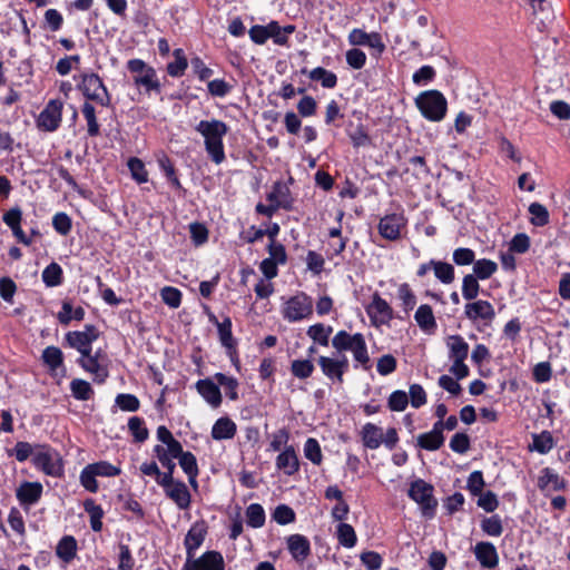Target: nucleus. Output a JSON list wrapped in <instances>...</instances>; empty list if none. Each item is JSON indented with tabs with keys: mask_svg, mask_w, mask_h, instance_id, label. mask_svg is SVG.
Wrapping results in <instances>:
<instances>
[{
	"mask_svg": "<svg viewBox=\"0 0 570 570\" xmlns=\"http://www.w3.org/2000/svg\"><path fill=\"white\" fill-rule=\"evenodd\" d=\"M554 446V439L549 431H542L539 434H533L532 444L529 446L530 451H535L540 454L549 453Z\"/></svg>",
	"mask_w": 570,
	"mask_h": 570,
	"instance_id": "nucleus-34",
	"label": "nucleus"
},
{
	"mask_svg": "<svg viewBox=\"0 0 570 570\" xmlns=\"http://www.w3.org/2000/svg\"><path fill=\"white\" fill-rule=\"evenodd\" d=\"M165 493L180 510L189 508L190 493L184 482L177 481L174 485L166 489Z\"/></svg>",
	"mask_w": 570,
	"mask_h": 570,
	"instance_id": "nucleus-25",
	"label": "nucleus"
},
{
	"mask_svg": "<svg viewBox=\"0 0 570 570\" xmlns=\"http://www.w3.org/2000/svg\"><path fill=\"white\" fill-rule=\"evenodd\" d=\"M476 278V276H473L472 274H466L463 276L462 279V296L465 301L470 302L475 299L479 296L480 293V284Z\"/></svg>",
	"mask_w": 570,
	"mask_h": 570,
	"instance_id": "nucleus-48",
	"label": "nucleus"
},
{
	"mask_svg": "<svg viewBox=\"0 0 570 570\" xmlns=\"http://www.w3.org/2000/svg\"><path fill=\"white\" fill-rule=\"evenodd\" d=\"M128 430L132 435L134 441L138 443L145 442L149 436L145 421L139 416H132L128 420Z\"/></svg>",
	"mask_w": 570,
	"mask_h": 570,
	"instance_id": "nucleus-47",
	"label": "nucleus"
},
{
	"mask_svg": "<svg viewBox=\"0 0 570 570\" xmlns=\"http://www.w3.org/2000/svg\"><path fill=\"white\" fill-rule=\"evenodd\" d=\"M449 446L453 452L464 454L469 451L471 441L466 433L458 432L451 438Z\"/></svg>",
	"mask_w": 570,
	"mask_h": 570,
	"instance_id": "nucleus-61",
	"label": "nucleus"
},
{
	"mask_svg": "<svg viewBox=\"0 0 570 570\" xmlns=\"http://www.w3.org/2000/svg\"><path fill=\"white\" fill-rule=\"evenodd\" d=\"M464 316L476 325V328L481 331L480 324L489 326L495 318V311L493 305L485 299H473L465 304Z\"/></svg>",
	"mask_w": 570,
	"mask_h": 570,
	"instance_id": "nucleus-8",
	"label": "nucleus"
},
{
	"mask_svg": "<svg viewBox=\"0 0 570 570\" xmlns=\"http://www.w3.org/2000/svg\"><path fill=\"white\" fill-rule=\"evenodd\" d=\"M433 493V485L422 479L412 481L407 491L409 498L420 505L422 515L426 519H433L436 513L438 500Z\"/></svg>",
	"mask_w": 570,
	"mask_h": 570,
	"instance_id": "nucleus-4",
	"label": "nucleus"
},
{
	"mask_svg": "<svg viewBox=\"0 0 570 570\" xmlns=\"http://www.w3.org/2000/svg\"><path fill=\"white\" fill-rule=\"evenodd\" d=\"M179 465L188 476L191 485H197L198 465L196 456L191 452H184L178 459Z\"/></svg>",
	"mask_w": 570,
	"mask_h": 570,
	"instance_id": "nucleus-33",
	"label": "nucleus"
},
{
	"mask_svg": "<svg viewBox=\"0 0 570 570\" xmlns=\"http://www.w3.org/2000/svg\"><path fill=\"white\" fill-rule=\"evenodd\" d=\"M480 527L484 534L494 538L500 537L504 531L503 522L499 514L484 517L480 522Z\"/></svg>",
	"mask_w": 570,
	"mask_h": 570,
	"instance_id": "nucleus-39",
	"label": "nucleus"
},
{
	"mask_svg": "<svg viewBox=\"0 0 570 570\" xmlns=\"http://www.w3.org/2000/svg\"><path fill=\"white\" fill-rule=\"evenodd\" d=\"M62 101L58 99L50 100L37 119V126L45 131H55L61 122Z\"/></svg>",
	"mask_w": 570,
	"mask_h": 570,
	"instance_id": "nucleus-13",
	"label": "nucleus"
},
{
	"mask_svg": "<svg viewBox=\"0 0 570 570\" xmlns=\"http://www.w3.org/2000/svg\"><path fill=\"white\" fill-rule=\"evenodd\" d=\"M32 464L46 475L60 476L63 473V464L60 453L49 444H36Z\"/></svg>",
	"mask_w": 570,
	"mask_h": 570,
	"instance_id": "nucleus-5",
	"label": "nucleus"
},
{
	"mask_svg": "<svg viewBox=\"0 0 570 570\" xmlns=\"http://www.w3.org/2000/svg\"><path fill=\"white\" fill-rule=\"evenodd\" d=\"M445 436L444 435H438L432 432H425L421 433L416 438V444L420 449L425 451H438L441 449L444 444Z\"/></svg>",
	"mask_w": 570,
	"mask_h": 570,
	"instance_id": "nucleus-38",
	"label": "nucleus"
},
{
	"mask_svg": "<svg viewBox=\"0 0 570 570\" xmlns=\"http://www.w3.org/2000/svg\"><path fill=\"white\" fill-rule=\"evenodd\" d=\"M62 274L61 266L58 263L52 262L42 271V282L47 287L59 286L63 279Z\"/></svg>",
	"mask_w": 570,
	"mask_h": 570,
	"instance_id": "nucleus-43",
	"label": "nucleus"
},
{
	"mask_svg": "<svg viewBox=\"0 0 570 570\" xmlns=\"http://www.w3.org/2000/svg\"><path fill=\"white\" fill-rule=\"evenodd\" d=\"M498 271V264L489 258L475 259L473 263V276L478 279L485 281L492 277Z\"/></svg>",
	"mask_w": 570,
	"mask_h": 570,
	"instance_id": "nucleus-36",
	"label": "nucleus"
},
{
	"mask_svg": "<svg viewBox=\"0 0 570 570\" xmlns=\"http://www.w3.org/2000/svg\"><path fill=\"white\" fill-rule=\"evenodd\" d=\"M415 106L426 120L433 122L443 120L448 112V100L445 96L436 89H430L419 94L415 98Z\"/></svg>",
	"mask_w": 570,
	"mask_h": 570,
	"instance_id": "nucleus-3",
	"label": "nucleus"
},
{
	"mask_svg": "<svg viewBox=\"0 0 570 570\" xmlns=\"http://www.w3.org/2000/svg\"><path fill=\"white\" fill-rule=\"evenodd\" d=\"M304 455L313 464L320 465L323 461V454L318 441L314 438H308L304 444Z\"/></svg>",
	"mask_w": 570,
	"mask_h": 570,
	"instance_id": "nucleus-55",
	"label": "nucleus"
},
{
	"mask_svg": "<svg viewBox=\"0 0 570 570\" xmlns=\"http://www.w3.org/2000/svg\"><path fill=\"white\" fill-rule=\"evenodd\" d=\"M366 314L374 326L389 325L395 318V314L386 299L375 292L371 303L365 307Z\"/></svg>",
	"mask_w": 570,
	"mask_h": 570,
	"instance_id": "nucleus-11",
	"label": "nucleus"
},
{
	"mask_svg": "<svg viewBox=\"0 0 570 570\" xmlns=\"http://www.w3.org/2000/svg\"><path fill=\"white\" fill-rule=\"evenodd\" d=\"M360 435L365 449L376 450L382 444V428L374 423H365L360 432Z\"/></svg>",
	"mask_w": 570,
	"mask_h": 570,
	"instance_id": "nucleus-23",
	"label": "nucleus"
},
{
	"mask_svg": "<svg viewBox=\"0 0 570 570\" xmlns=\"http://www.w3.org/2000/svg\"><path fill=\"white\" fill-rule=\"evenodd\" d=\"M206 533V528L202 523H195L188 530L184 541L188 561L194 558L196 550L203 544Z\"/></svg>",
	"mask_w": 570,
	"mask_h": 570,
	"instance_id": "nucleus-20",
	"label": "nucleus"
},
{
	"mask_svg": "<svg viewBox=\"0 0 570 570\" xmlns=\"http://www.w3.org/2000/svg\"><path fill=\"white\" fill-rule=\"evenodd\" d=\"M52 226L61 236H66L72 228L71 218L63 212H59L52 217Z\"/></svg>",
	"mask_w": 570,
	"mask_h": 570,
	"instance_id": "nucleus-64",
	"label": "nucleus"
},
{
	"mask_svg": "<svg viewBox=\"0 0 570 570\" xmlns=\"http://www.w3.org/2000/svg\"><path fill=\"white\" fill-rule=\"evenodd\" d=\"M313 313V301L304 293L297 294L287 299V320L301 321Z\"/></svg>",
	"mask_w": 570,
	"mask_h": 570,
	"instance_id": "nucleus-14",
	"label": "nucleus"
},
{
	"mask_svg": "<svg viewBox=\"0 0 570 570\" xmlns=\"http://www.w3.org/2000/svg\"><path fill=\"white\" fill-rule=\"evenodd\" d=\"M195 130L204 138L205 150L210 160L220 165L226 159L224 137L228 126L219 119L200 120Z\"/></svg>",
	"mask_w": 570,
	"mask_h": 570,
	"instance_id": "nucleus-1",
	"label": "nucleus"
},
{
	"mask_svg": "<svg viewBox=\"0 0 570 570\" xmlns=\"http://www.w3.org/2000/svg\"><path fill=\"white\" fill-rule=\"evenodd\" d=\"M200 396L214 409L222 404V393L218 383L210 379L198 380L195 385Z\"/></svg>",
	"mask_w": 570,
	"mask_h": 570,
	"instance_id": "nucleus-19",
	"label": "nucleus"
},
{
	"mask_svg": "<svg viewBox=\"0 0 570 570\" xmlns=\"http://www.w3.org/2000/svg\"><path fill=\"white\" fill-rule=\"evenodd\" d=\"M332 346L338 353L352 352L355 362L360 363L364 370L371 368V358L362 333L350 334L344 330L338 331L332 338Z\"/></svg>",
	"mask_w": 570,
	"mask_h": 570,
	"instance_id": "nucleus-2",
	"label": "nucleus"
},
{
	"mask_svg": "<svg viewBox=\"0 0 570 570\" xmlns=\"http://www.w3.org/2000/svg\"><path fill=\"white\" fill-rule=\"evenodd\" d=\"M271 257L261 263V271L267 279L277 275V264L285 263V247L283 245H268Z\"/></svg>",
	"mask_w": 570,
	"mask_h": 570,
	"instance_id": "nucleus-18",
	"label": "nucleus"
},
{
	"mask_svg": "<svg viewBox=\"0 0 570 570\" xmlns=\"http://www.w3.org/2000/svg\"><path fill=\"white\" fill-rule=\"evenodd\" d=\"M528 210L532 216L530 218V223L533 226L542 227L549 223L550 215L544 205L540 203H531Z\"/></svg>",
	"mask_w": 570,
	"mask_h": 570,
	"instance_id": "nucleus-50",
	"label": "nucleus"
},
{
	"mask_svg": "<svg viewBox=\"0 0 570 570\" xmlns=\"http://www.w3.org/2000/svg\"><path fill=\"white\" fill-rule=\"evenodd\" d=\"M287 550L297 562H303L311 553V543L305 535L287 537Z\"/></svg>",
	"mask_w": 570,
	"mask_h": 570,
	"instance_id": "nucleus-21",
	"label": "nucleus"
},
{
	"mask_svg": "<svg viewBox=\"0 0 570 570\" xmlns=\"http://www.w3.org/2000/svg\"><path fill=\"white\" fill-rule=\"evenodd\" d=\"M127 165L130 170L131 177L138 184L148 181V173H147L145 164L141 159H139L137 157H131V158H129Z\"/></svg>",
	"mask_w": 570,
	"mask_h": 570,
	"instance_id": "nucleus-56",
	"label": "nucleus"
},
{
	"mask_svg": "<svg viewBox=\"0 0 570 570\" xmlns=\"http://www.w3.org/2000/svg\"><path fill=\"white\" fill-rule=\"evenodd\" d=\"M127 69L135 75L134 82L136 86L144 87L148 92H160V82L156 70L144 60L138 58L128 60Z\"/></svg>",
	"mask_w": 570,
	"mask_h": 570,
	"instance_id": "nucleus-7",
	"label": "nucleus"
},
{
	"mask_svg": "<svg viewBox=\"0 0 570 570\" xmlns=\"http://www.w3.org/2000/svg\"><path fill=\"white\" fill-rule=\"evenodd\" d=\"M297 114L303 118L312 117L316 114L317 101L314 97L304 95L296 106Z\"/></svg>",
	"mask_w": 570,
	"mask_h": 570,
	"instance_id": "nucleus-60",
	"label": "nucleus"
},
{
	"mask_svg": "<svg viewBox=\"0 0 570 570\" xmlns=\"http://www.w3.org/2000/svg\"><path fill=\"white\" fill-rule=\"evenodd\" d=\"M332 326H325L323 323H316L308 327L307 335L317 344L327 346L330 343V335L332 334Z\"/></svg>",
	"mask_w": 570,
	"mask_h": 570,
	"instance_id": "nucleus-45",
	"label": "nucleus"
},
{
	"mask_svg": "<svg viewBox=\"0 0 570 570\" xmlns=\"http://www.w3.org/2000/svg\"><path fill=\"white\" fill-rule=\"evenodd\" d=\"M435 277L443 284H451L455 278V271L452 264L431 259Z\"/></svg>",
	"mask_w": 570,
	"mask_h": 570,
	"instance_id": "nucleus-42",
	"label": "nucleus"
},
{
	"mask_svg": "<svg viewBox=\"0 0 570 570\" xmlns=\"http://www.w3.org/2000/svg\"><path fill=\"white\" fill-rule=\"evenodd\" d=\"M449 358L452 361L466 360L469 355V344L459 335H451L448 338Z\"/></svg>",
	"mask_w": 570,
	"mask_h": 570,
	"instance_id": "nucleus-30",
	"label": "nucleus"
},
{
	"mask_svg": "<svg viewBox=\"0 0 570 570\" xmlns=\"http://www.w3.org/2000/svg\"><path fill=\"white\" fill-rule=\"evenodd\" d=\"M217 332L222 346L227 350L228 355L233 358L236 355V341L232 333V320L225 316L222 324L217 326Z\"/></svg>",
	"mask_w": 570,
	"mask_h": 570,
	"instance_id": "nucleus-27",
	"label": "nucleus"
},
{
	"mask_svg": "<svg viewBox=\"0 0 570 570\" xmlns=\"http://www.w3.org/2000/svg\"><path fill=\"white\" fill-rule=\"evenodd\" d=\"M407 218L403 213H392L383 216L377 225L379 234L386 240L395 242L406 230Z\"/></svg>",
	"mask_w": 570,
	"mask_h": 570,
	"instance_id": "nucleus-10",
	"label": "nucleus"
},
{
	"mask_svg": "<svg viewBox=\"0 0 570 570\" xmlns=\"http://www.w3.org/2000/svg\"><path fill=\"white\" fill-rule=\"evenodd\" d=\"M81 112L87 122L88 136L97 137L100 134V126L96 117L95 107L89 101H86L81 107Z\"/></svg>",
	"mask_w": 570,
	"mask_h": 570,
	"instance_id": "nucleus-44",
	"label": "nucleus"
},
{
	"mask_svg": "<svg viewBox=\"0 0 570 570\" xmlns=\"http://www.w3.org/2000/svg\"><path fill=\"white\" fill-rule=\"evenodd\" d=\"M158 166L164 173L167 181L177 190L183 189L180 180L177 176L176 169L169 157L165 154H163L157 159Z\"/></svg>",
	"mask_w": 570,
	"mask_h": 570,
	"instance_id": "nucleus-37",
	"label": "nucleus"
},
{
	"mask_svg": "<svg viewBox=\"0 0 570 570\" xmlns=\"http://www.w3.org/2000/svg\"><path fill=\"white\" fill-rule=\"evenodd\" d=\"M99 333L94 325H86L83 331H71L65 336V341L71 348L77 350L81 356H89L92 351V343L98 338Z\"/></svg>",
	"mask_w": 570,
	"mask_h": 570,
	"instance_id": "nucleus-9",
	"label": "nucleus"
},
{
	"mask_svg": "<svg viewBox=\"0 0 570 570\" xmlns=\"http://www.w3.org/2000/svg\"><path fill=\"white\" fill-rule=\"evenodd\" d=\"M41 361L51 374L57 373L59 368H61L63 373L66 372L63 366V353L57 346H47L42 351Z\"/></svg>",
	"mask_w": 570,
	"mask_h": 570,
	"instance_id": "nucleus-24",
	"label": "nucleus"
},
{
	"mask_svg": "<svg viewBox=\"0 0 570 570\" xmlns=\"http://www.w3.org/2000/svg\"><path fill=\"white\" fill-rule=\"evenodd\" d=\"M214 377L218 383V386H222L225 390L229 400L236 401L238 399V381L235 377L228 376L224 373H216Z\"/></svg>",
	"mask_w": 570,
	"mask_h": 570,
	"instance_id": "nucleus-49",
	"label": "nucleus"
},
{
	"mask_svg": "<svg viewBox=\"0 0 570 570\" xmlns=\"http://www.w3.org/2000/svg\"><path fill=\"white\" fill-rule=\"evenodd\" d=\"M549 484H552L554 491H563L567 488V481L556 473L550 468L541 470V474L538 478L537 485L541 491H544Z\"/></svg>",
	"mask_w": 570,
	"mask_h": 570,
	"instance_id": "nucleus-26",
	"label": "nucleus"
},
{
	"mask_svg": "<svg viewBox=\"0 0 570 570\" xmlns=\"http://www.w3.org/2000/svg\"><path fill=\"white\" fill-rule=\"evenodd\" d=\"M476 561L483 569H494L499 566L500 557L495 546L490 541H479L472 548Z\"/></svg>",
	"mask_w": 570,
	"mask_h": 570,
	"instance_id": "nucleus-15",
	"label": "nucleus"
},
{
	"mask_svg": "<svg viewBox=\"0 0 570 570\" xmlns=\"http://www.w3.org/2000/svg\"><path fill=\"white\" fill-rule=\"evenodd\" d=\"M83 510L89 515L91 530L100 532L102 530V518L105 515V511L101 505L97 504L94 499L89 498L83 501Z\"/></svg>",
	"mask_w": 570,
	"mask_h": 570,
	"instance_id": "nucleus-31",
	"label": "nucleus"
},
{
	"mask_svg": "<svg viewBox=\"0 0 570 570\" xmlns=\"http://www.w3.org/2000/svg\"><path fill=\"white\" fill-rule=\"evenodd\" d=\"M336 537L341 546L351 549L355 547L357 537L354 528L345 522H340L336 527Z\"/></svg>",
	"mask_w": 570,
	"mask_h": 570,
	"instance_id": "nucleus-40",
	"label": "nucleus"
},
{
	"mask_svg": "<svg viewBox=\"0 0 570 570\" xmlns=\"http://www.w3.org/2000/svg\"><path fill=\"white\" fill-rule=\"evenodd\" d=\"M397 298L401 302L403 312L409 317L410 312L416 305V296L409 283H402L397 286Z\"/></svg>",
	"mask_w": 570,
	"mask_h": 570,
	"instance_id": "nucleus-35",
	"label": "nucleus"
},
{
	"mask_svg": "<svg viewBox=\"0 0 570 570\" xmlns=\"http://www.w3.org/2000/svg\"><path fill=\"white\" fill-rule=\"evenodd\" d=\"M36 453V444H30L29 442L19 441L16 443L14 448L8 452L10 456H14L17 461L24 462L30 456L35 458Z\"/></svg>",
	"mask_w": 570,
	"mask_h": 570,
	"instance_id": "nucleus-53",
	"label": "nucleus"
},
{
	"mask_svg": "<svg viewBox=\"0 0 570 570\" xmlns=\"http://www.w3.org/2000/svg\"><path fill=\"white\" fill-rule=\"evenodd\" d=\"M115 406L124 412H136L140 407V401L134 394L119 393L115 399Z\"/></svg>",
	"mask_w": 570,
	"mask_h": 570,
	"instance_id": "nucleus-51",
	"label": "nucleus"
},
{
	"mask_svg": "<svg viewBox=\"0 0 570 570\" xmlns=\"http://www.w3.org/2000/svg\"><path fill=\"white\" fill-rule=\"evenodd\" d=\"M346 134L350 137L353 147L356 149L372 144V139L363 124H357L354 127L353 121H350L346 127Z\"/></svg>",
	"mask_w": 570,
	"mask_h": 570,
	"instance_id": "nucleus-28",
	"label": "nucleus"
},
{
	"mask_svg": "<svg viewBox=\"0 0 570 570\" xmlns=\"http://www.w3.org/2000/svg\"><path fill=\"white\" fill-rule=\"evenodd\" d=\"M478 497L476 505L484 510L487 513H492L499 508L500 502L493 491H482Z\"/></svg>",
	"mask_w": 570,
	"mask_h": 570,
	"instance_id": "nucleus-57",
	"label": "nucleus"
},
{
	"mask_svg": "<svg viewBox=\"0 0 570 570\" xmlns=\"http://www.w3.org/2000/svg\"><path fill=\"white\" fill-rule=\"evenodd\" d=\"M236 434V424L229 417H219L212 428L214 440H229Z\"/></svg>",
	"mask_w": 570,
	"mask_h": 570,
	"instance_id": "nucleus-29",
	"label": "nucleus"
},
{
	"mask_svg": "<svg viewBox=\"0 0 570 570\" xmlns=\"http://www.w3.org/2000/svg\"><path fill=\"white\" fill-rule=\"evenodd\" d=\"M183 570H224V559L217 551H207L200 558L188 561Z\"/></svg>",
	"mask_w": 570,
	"mask_h": 570,
	"instance_id": "nucleus-17",
	"label": "nucleus"
},
{
	"mask_svg": "<svg viewBox=\"0 0 570 570\" xmlns=\"http://www.w3.org/2000/svg\"><path fill=\"white\" fill-rule=\"evenodd\" d=\"M43 487L40 482H22L16 490V497L26 511L35 505L41 498Z\"/></svg>",
	"mask_w": 570,
	"mask_h": 570,
	"instance_id": "nucleus-16",
	"label": "nucleus"
},
{
	"mask_svg": "<svg viewBox=\"0 0 570 570\" xmlns=\"http://www.w3.org/2000/svg\"><path fill=\"white\" fill-rule=\"evenodd\" d=\"M409 405V395L402 390L393 391L387 399V407L393 412H402Z\"/></svg>",
	"mask_w": 570,
	"mask_h": 570,
	"instance_id": "nucleus-59",
	"label": "nucleus"
},
{
	"mask_svg": "<svg viewBox=\"0 0 570 570\" xmlns=\"http://www.w3.org/2000/svg\"><path fill=\"white\" fill-rule=\"evenodd\" d=\"M246 522L252 528H261L265 522V512L261 504L252 503L246 509Z\"/></svg>",
	"mask_w": 570,
	"mask_h": 570,
	"instance_id": "nucleus-54",
	"label": "nucleus"
},
{
	"mask_svg": "<svg viewBox=\"0 0 570 570\" xmlns=\"http://www.w3.org/2000/svg\"><path fill=\"white\" fill-rule=\"evenodd\" d=\"M322 373L331 381L343 383L344 374L348 371L350 363L345 354L340 358L320 356L317 360Z\"/></svg>",
	"mask_w": 570,
	"mask_h": 570,
	"instance_id": "nucleus-12",
	"label": "nucleus"
},
{
	"mask_svg": "<svg viewBox=\"0 0 570 570\" xmlns=\"http://www.w3.org/2000/svg\"><path fill=\"white\" fill-rule=\"evenodd\" d=\"M70 391L72 396L79 401H88L94 395L90 383L81 379H73L70 382Z\"/></svg>",
	"mask_w": 570,
	"mask_h": 570,
	"instance_id": "nucleus-46",
	"label": "nucleus"
},
{
	"mask_svg": "<svg viewBox=\"0 0 570 570\" xmlns=\"http://www.w3.org/2000/svg\"><path fill=\"white\" fill-rule=\"evenodd\" d=\"M343 118L344 114L342 112L338 102L332 99L326 105L324 122L327 126L340 127L341 125L338 124V120H342Z\"/></svg>",
	"mask_w": 570,
	"mask_h": 570,
	"instance_id": "nucleus-58",
	"label": "nucleus"
},
{
	"mask_svg": "<svg viewBox=\"0 0 570 570\" xmlns=\"http://www.w3.org/2000/svg\"><path fill=\"white\" fill-rule=\"evenodd\" d=\"M77 553V541L72 535H65L60 539L56 547V554L63 562H70Z\"/></svg>",
	"mask_w": 570,
	"mask_h": 570,
	"instance_id": "nucleus-32",
	"label": "nucleus"
},
{
	"mask_svg": "<svg viewBox=\"0 0 570 570\" xmlns=\"http://www.w3.org/2000/svg\"><path fill=\"white\" fill-rule=\"evenodd\" d=\"M78 87L87 100L96 101L102 107L111 105V96L97 73H83Z\"/></svg>",
	"mask_w": 570,
	"mask_h": 570,
	"instance_id": "nucleus-6",
	"label": "nucleus"
},
{
	"mask_svg": "<svg viewBox=\"0 0 570 570\" xmlns=\"http://www.w3.org/2000/svg\"><path fill=\"white\" fill-rule=\"evenodd\" d=\"M175 60L167 65V72L171 77H180L188 67L183 49L174 50Z\"/></svg>",
	"mask_w": 570,
	"mask_h": 570,
	"instance_id": "nucleus-52",
	"label": "nucleus"
},
{
	"mask_svg": "<svg viewBox=\"0 0 570 570\" xmlns=\"http://www.w3.org/2000/svg\"><path fill=\"white\" fill-rule=\"evenodd\" d=\"M308 77L314 81H320L322 87L332 89L337 85V76L323 67L312 69Z\"/></svg>",
	"mask_w": 570,
	"mask_h": 570,
	"instance_id": "nucleus-41",
	"label": "nucleus"
},
{
	"mask_svg": "<svg viewBox=\"0 0 570 570\" xmlns=\"http://www.w3.org/2000/svg\"><path fill=\"white\" fill-rule=\"evenodd\" d=\"M530 237L525 233H518L512 237L509 250L515 254H524L530 249Z\"/></svg>",
	"mask_w": 570,
	"mask_h": 570,
	"instance_id": "nucleus-63",
	"label": "nucleus"
},
{
	"mask_svg": "<svg viewBox=\"0 0 570 570\" xmlns=\"http://www.w3.org/2000/svg\"><path fill=\"white\" fill-rule=\"evenodd\" d=\"M452 259L458 266H468L475 262V252L468 247H459L453 250Z\"/></svg>",
	"mask_w": 570,
	"mask_h": 570,
	"instance_id": "nucleus-62",
	"label": "nucleus"
},
{
	"mask_svg": "<svg viewBox=\"0 0 570 570\" xmlns=\"http://www.w3.org/2000/svg\"><path fill=\"white\" fill-rule=\"evenodd\" d=\"M417 326L425 333L431 334L438 327L432 307L429 304H421L414 314Z\"/></svg>",
	"mask_w": 570,
	"mask_h": 570,
	"instance_id": "nucleus-22",
	"label": "nucleus"
}]
</instances>
